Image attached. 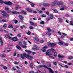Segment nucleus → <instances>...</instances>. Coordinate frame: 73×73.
I'll return each mask as SVG.
<instances>
[{
  "label": "nucleus",
  "instance_id": "obj_21",
  "mask_svg": "<svg viewBox=\"0 0 73 73\" xmlns=\"http://www.w3.org/2000/svg\"><path fill=\"white\" fill-rule=\"evenodd\" d=\"M46 34L47 35H48V36H51V33L50 32H47Z\"/></svg>",
  "mask_w": 73,
  "mask_h": 73
},
{
  "label": "nucleus",
  "instance_id": "obj_43",
  "mask_svg": "<svg viewBox=\"0 0 73 73\" xmlns=\"http://www.w3.org/2000/svg\"><path fill=\"white\" fill-rule=\"evenodd\" d=\"M7 26V25L4 24V25H3V28H6Z\"/></svg>",
  "mask_w": 73,
  "mask_h": 73
},
{
  "label": "nucleus",
  "instance_id": "obj_10",
  "mask_svg": "<svg viewBox=\"0 0 73 73\" xmlns=\"http://www.w3.org/2000/svg\"><path fill=\"white\" fill-rule=\"evenodd\" d=\"M12 40H13V41H18V40H17V37H14L13 38H12Z\"/></svg>",
  "mask_w": 73,
  "mask_h": 73
},
{
  "label": "nucleus",
  "instance_id": "obj_3",
  "mask_svg": "<svg viewBox=\"0 0 73 73\" xmlns=\"http://www.w3.org/2000/svg\"><path fill=\"white\" fill-rule=\"evenodd\" d=\"M2 15H3L4 17H9V15L8 14H7V13L4 12V11H2Z\"/></svg>",
  "mask_w": 73,
  "mask_h": 73
},
{
  "label": "nucleus",
  "instance_id": "obj_2",
  "mask_svg": "<svg viewBox=\"0 0 73 73\" xmlns=\"http://www.w3.org/2000/svg\"><path fill=\"white\" fill-rule=\"evenodd\" d=\"M0 3H2V4H5L6 5H13V3L10 1L9 2H4L2 0H0Z\"/></svg>",
  "mask_w": 73,
  "mask_h": 73
},
{
  "label": "nucleus",
  "instance_id": "obj_55",
  "mask_svg": "<svg viewBox=\"0 0 73 73\" xmlns=\"http://www.w3.org/2000/svg\"><path fill=\"white\" fill-rule=\"evenodd\" d=\"M16 52H15L13 56H16Z\"/></svg>",
  "mask_w": 73,
  "mask_h": 73
},
{
  "label": "nucleus",
  "instance_id": "obj_63",
  "mask_svg": "<svg viewBox=\"0 0 73 73\" xmlns=\"http://www.w3.org/2000/svg\"><path fill=\"white\" fill-rule=\"evenodd\" d=\"M13 30L14 32H15V31H17V29H14Z\"/></svg>",
  "mask_w": 73,
  "mask_h": 73
},
{
  "label": "nucleus",
  "instance_id": "obj_31",
  "mask_svg": "<svg viewBox=\"0 0 73 73\" xmlns=\"http://www.w3.org/2000/svg\"><path fill=\"white\" fill-rule=\"evenodd\" d=\"M70 25H73V21H71L70 22Z\"/></svg>",
  "mask_w": 73,
  "mask_h": 73
},
{
  "label": "nucleus",
  "instance_id": "obj_53",
  "mask_svg": "<svg viewBox=\"0 0 73 73\" xmlns=\"http://www.w3.org/2000/svg\"><path fill=\"white\" fill-rule=\"evenodd\" d=\"M39 13H42V11H39Z\"/></svg>",
  "mask_w": 73,
  "mask_h": 73
},
{
  "label": "nucleus",
  "instance_id": "obj_9",
  "mask_svg": "<svg viewBox=\"0 0 73 73\" xmlns=\"http://www.w3.org/2000/svg\"><path fill=\"white\" fill-rule=\"evenodd\" d=\"M43 5H44V6L47 7V6H50V4L49 3H43Z\"/></svg>",
  "mask_w": 73,
  "mask_h": 73
},
{
  "label": "nucleus",
  "instance_id": "obj_14",
  "mask_svg": "<svg viewBox=\"0 0 73 73\" xmlns=\"http://www.w3.org/2000/svg\"><path fill=\"white\" fill-rule=\"evenodd\" d=\"M19 17L20 20H23V18H24V17H23L21 15H19Z\"/></svg>",
  "mask_w": 73,
  "mask_h": 73
},
{
  "label": "nucleus",
  "instance_id": "obj_18",
  "mask_svg": "<svg viewBox=\"0 0 73 73\" xmlns=\"http://www.w3.org/2000/svg\"><path fill=\"white\" fill-rule=\"evenodd\" d=\"M58 57H59V58H63V57H64V56H61L60 55H58Z\"/></svg>",
  "mask_w": 73,
  "mask_h": 73
},
{
  "label": "nucleus",
  "instance_id": "obj_20",
  "mask_svg": "<svg viewBox=\"0 0 73 73\" xmlns=\"http://www.w3.org/2000/svg\"><path fill=\"white\" fill-rule=\"evenodd\" d=\"M53 53H54V57H56V56H57V53L55 52V51L54 52H53Z\"/></svg>",
  "mask_w": 73,
  "mask_h": 73
},
{
  "label": "nucleus",
  "instance_id": "obj_36",
  "mask_svg": "<svg viewBox=\"0 0 73 73\" xmlns=\"http://www.w3.org/2000/svg\"><path fill=\"white\" fill-rule=\"evenodd\" d=\"M22 48H27V46H26L22 45Z\"/></svg>",
  "mask_w": 73,
  "mask_h": 73
},
{
  "label": "nucleus",
  "instance_id": "obj_37",
  "mask_svg": "<svg viewBox=\"0 0 73 73\" xmlns=\"http://www.w3.org/2000/svg\"><path fill=\"white\" fill-rule=\"evenodd\" d=\"M19 44L20 45H22V42H21V41H20L19 42Z\"/></svg>",
  "mask_w": 73,
  "mask_h": 73
},
{
  "label": "nucleus",
  "instance_id": "obj_40",
  "mask_svg": "<svg viewBox=\"0 0 73 73\" xmlns=\"http://www.w3.org/2000/svg\"><path fill=\"white\" fill-rule=\"evenodd\" d=\"M27 34L28 35H30V34H31V32L29 31H28V32L27 33Z\"/></svg>",
  "mask_w": 73,
  "mask_h": 73
},
{
  "label": "nucleus",
  "instance_id": "obj_4",
  "mask_svg": "<svg viewBox=\"0 0 73 73\" xmlns=\"http://www.w3.org/2000/svg\"><path fill=\"white\" fill-rule=\"evenodd\" d=\"M51 50L53 52H55L54 49L53 48H52L51 49L48 50L46 52V55H48V54L49 53V52H51Z\"/></svg>",
  "mask_w": 73,
  "mask_h": 73
},
{
  "label": "nucleus",
  "instance_id": "obj_38",
  "mask_svg": "<svg viewBox=\"0 0 73 73\" xmlns=\"http://www.w3.org/2000/svg\"><path fill=\"white\" fill-rule=\"evenodd\" d=\"M9 28H13V26L12 25H10L9 26Z\"/></svg>",
  "mask_w": 73,
  "mask_h": 73
},
{
  "label": "nucleus",
  "instance_id": "obj_23",
  "mask_svg": "<svg viewBox=\"0 0 73 73\" xmlns=\"http://www.w3.org/2000/svg\"><path fill=\"white\" fill-rule=\"evenodd\" d=\"M20 28L22 29H23V28H25V26L23 25V26H21L20 27Z\"/></svg>",
  "mask_w": 73,
  "mask_h": 73
},
{
  "label": "nucleus",
  "instance_id": "obj_19",
  "mask_svg": "<svg viewBox=\"0 0 73 73\" xmlns=\"http://www.w3.org/2000/svg\"><path fill=\"white\" fill-rule=\"evenodd\" d=\"M50 19H52L53 18V15L52 14H51L50 15Z\"/></svg>",
  "mask_w": 73,
  "mask_h": 73
},
{
  "label": "nucleus",
  "instance_id": "obj_50",
  "mask_svg": "<svg viewBox=\"0 0 73 73\" xmlns=\"http://www.w3.org/2000/svg\"><path fill=\"white\" fill-rule=\"evenodd\" d=\"M29 29H33V27L32 26L30 27Z\"/></svg>",
  "mask_w": 73,
  "mask_h": 73
},
{
  "label": "nucleus",
  "instance_id": "obj_33",
  "mask_svg": "<svg viewBox=\"0 0 73 73\" xmlns=\"http://www.w3.org/2000/svg\"><path fill=\"white\" fill-rule=\"evenodd\" d=\"M22 13H23L24 14V15H27L26 12L24 11H22Z\"/></svg>",
  "mask_w": 73,
  "mask_h": 73
},
{
  "label": "nucleus",
  "instance_id": "obj_46",
  "mask_svg": "<svg viewBox=\"0 0 73 73\" xmlns=\"http://www.w3.org/2000/svg\"><path fill=\"white\" fill-rule=\"evenodd\" d=\"M53 64L54 65H56L57 64V62H53Z\"/></svg>",
  "mask_w": 73,
  "mask_h": 73
},
{
  "label": "nucleus",
  "instance_id": "obj_8",
  "mask_svg": "<svg viewBox=\"0 0 73 73\" xmlns=\"http://www.w3.org/2000/svg\"><path fill=\"white\" fill-rule=\"evenodd\" d=\"M3 39V38H0V41L1 42V45H3V40H2Z\"/></svg>",
  "mask_w": 73,
  "mask_h": 73
},
{
  "label": "nucleus",
  "instance_id": "obj_15",
  "mask_svg": "<svg viewBox=\"0 0 73 73\" xmlns=\"http://www.w3.org/2000/svg\"><path fill=\"white\" fill-rule=\"evenodd\" d=\"M26 10L27 11H28L29 12H33V11H32V10L29 9H27Z\"/></svg>",
  "mask_w": 73,
  "mask_h": 73
},
{
  "label": "nucleus",
  "instance_id": "obj_44",
  "mask_svg": "<svg viewBox=\"0 0 73 73\" xmlns=\"http://www.w3.org/2000/svg\"><path fill=\"white\" fill-rule=\"evenodd\" d=\"M3 68L4 69L6 70V69H7V67H6L5 66H3Z\"/></svg>",
  "mask_w": 73,
  "mask_h": 73
},
{
  "label": "nucleus",
  "instance_id": "obj_11",
  "mask_svg": "<svg viewBox=\"0 0 73 73\" xmlns=\"http://www.w3.org/2000/svg\"><path fill=\"white\" fill-rule=\"evenodd\" d=\"M5 36L6 37H7V38H9V39H10V40H11V37L10 36H8V35H5Z\"/></svg>",
  "mask_w": 73,
  "mask_h": 73
},
{
  "label": "nucleus",
  "instance_id": "obj_59",
  "mask_svg": "<svg viewBox=\"0 0 73 73\" xmlns=\"http://www.w3.org/2000/svg\"><path fill=\"white\" fill-rule=\"evenodd\" d=\"M15 64H19V62H15Z\"/></svg>",
  "mask_w": 73,
  "mask_h": 73
},
{
  "label": "nucleus",
  "instance_id": "obj_28",
  "mask_svg": "<svg viewBox=\"0 0 73 73\" xmlns=\"http://www.w3.org/2000/svg\"><path fill=\"white\" fill-rule=\"evenodd\" d=\"M30 66L31 68H32V69H33V64L31 63V64H30Z\"/></svg>",
  "mask_w": 73,
  "mask_h": 73
},
{
  "label": "nucleus",
  "instance_id": "obj_7",
  "mask_svg": "<svg viewBox=\"0 0 73 73\" xmlns=\"http://www.w3.org/2000/svg\"><path fill=\"white\" fill-rule=\"evenodd\" d=\"M48 45L49 46H55L56 45V44L54 43H50L48 44Z\"/></svg>",
  "mask_w": 73,
  "mask_h": 73
},
{
  "label": "nucleus",
  "instance_id": "obj_56",
  "mask_svg": "<svg viewBox=\"0 0 73 73\" xmlns=\"http://www.w3.org/2000/svg\"><path fill=\"white\" fill-rule=\"evenodd\" d=\"M44 42V40H40V43H43Z\"/></svg>",
  "mask_w": 73,
  "mask_h": 73
},
{
  "label": "nucleus",
  "instance_id": "obj_62",
  "mask_svg": "<svg viewBox=\"0 0 73 73\" xmlns=\"http://www.w3.org/2000/svg\"><path fill=\"white\" fill-rule=\"evenodd\" d=\"M2 21H3V22H5H5H7V21L5 20H2Z\"/></svg>",
  "mask_w": 73,
  "mask_h": 73
},
{
  "label": "nucleus",
  "instance_id": "obj_34",
  "mask_svg": "<svg viewBox=\"0 0 73 73\" xmlns=\"http://www.w3.org/2000/svg\"><path fill=\"white\" fill-rule=\"evenodd\" d=\"M48 48V46H44L42 48H43V49H47Z\"/></svg>",
  "mask_w": 73,
  "mask_h": 73
},
{
  "label": "nucleus",
  "instance_id": "obj_60",
  "mask_svg": "<svg viewBox=\"0 0 73 73\" xmlns=\"http://www.w3.org/2000/svg\"><path fill=\"white\" fill-rule=\"evenodd\" d=\"M41 62L42 64H44V61L43 60H42L41 61Z\"/></svg>",
  "mask_w": 73,
  "mask_h": 73
},
{
  "label": "nucleus",
  "instance_id": "obj_47",
  "mask_svg": "<svg viewBox=\"0 0 73 73\" xmlns=\"http://www.w3.org/2000/svg\"><path fill=\"white\" fill-rule=\"evenodd\" d=\"M46 15H47L48 16H49V12L48 11L46 12Z\"/></svg>",
  "mask_w": 73,
  "mask_h": 73
},
{
  "label": "nucleus",
  "instance_id": "obj_42",
  "mask_svg": "<svg viewBox=\"0 0 73 73\" xmlns=\"http://www.w3.org/2000/svg\"><path fill=\"white\" fill-rule=\"evenodd\" d=\"M69 59H73V57L72 56H69L68 57Z\"/></svg>",
  "mask_w": 73,
  "mask_h": 73
},
{
  "label": "nucleus",
  "instance_id": "obj_39",
  "mask_svg": "<svg viewBox=\"0 0 73 73\" xmlns=\"http://www.w3.org/2000/svg\"><path fill=\"white\" fill-rule=\"evenodd\" d=\"M40 24H44V21H41V22H40Z\"/></svg>",
  "mask_w": 73,
  "mask_h": 73
},
{
  "label": "nucleus",
  "instance_id": "obj_61",
  "mask_svg": "<svg viewBox=\"0 0 73 73\" xmlns=\"http://www.w3.org/2000/svg\"><path fill=\"white\" fill-rule=\"evenodd\" d=\"M58 33L60 35H61V32H60V31H58Z\"/></svg>",
  "mask_w": 73,
  "mask_h": 73
},
{
  "label": "nucleus",
  "instance_id": "obj_6",
  "mask_svg": "<svg viewBox=\"0 0 73 73\" xmlns=\"http://www.w3.org/2000/svg\"><path fill=\"white\" fill-rule=\"evenodd\" d=\"M27 57L26 58H28L29 60H32L33 59V57L32 56H30L28 55H27Z\"/></svg>",
  "mask_w": 73,
  "mask_h": 73
},
{
  "label": "nucleus",
  "instance_id": "obj_17",
  "mask_svg": "<svg viewBox=\"0 0 73 73\" xmlns=\"http://www.w3.org/2000/svg\"><path fill=\"white\" fill-rule=\"evenodd\" d=\"M16 48L17 49H19V50H20V49H21V47L20 46H19V45H17L16 46Z\"/></svg>",
  "mask_w": 73,
  "mask_h": 73
},
{
  "label": "nucleus",
  "instance_id": "obj_58",
  "mask_svg": "<svg viewBox=\"0 0 73 73\" xmlns=\"http://www.w3.org/2000/svg\"><path fill=\"white\" fill-rule=\"evenodd\" d=\"M62 34L63 35H64V36H67V35H66V34L64 33H63Z\"/></svg>",
  "mask_w": 73,
  "mask_h": 73
},
{
  "label": "nucleus",
  "instance_id": "obj_52",
  "mask_svg": "<svg viewBox=\"0 0 73 73\" xmlns=\"http://www.w3.org/2000/svg\"><path fill=\"white\" fill-rule=\"evenodd\" d=\"M35 49L36 50H38L39 49V47H37L35 48Z\"/></svg>",
  "mask_w": 73,
  "mask_h": 73
},
{
  "label": "nucleus",
  "instance_id": "obj_16",
  "mask_svg": "<svg viewBox=\"0 0 73 73\" xmlns=\"http://www.w3.org/2000/svg\"><path fill=\"white\" fill-rule=\"evenodd\" d=\"M30 23L31 25H34V26H36V25L35 24L33 23L32 22H30Z\"/></svg>",
  "mask_w": 73,
  "mask_h": 73
},
{
  "label": "nucleus",
  "instance_id": "obj_32",
  "mask_svg": "<svg viewBox=\"0 0 73 73\" xmlns=\"http://www.w3.org/2000/svg\"><path fill=\"white\" fill-rule=\"evenodd\" d=\"M41 17H46V16L45 15L43 14L41 15Z\"/></svg>",
  "mask_w": 73,
  "mask_h": 73
},
{
  "label": "nucleus",
  "instance_id": "obj_45",
  "mask_svg": "<svg viewBox=\"0 0 73 73\" xmlns=\"http://www.w3.org/2000/svg\"><path fill=\"white\" fill-rule=\"evenodd\" d=\"M5 9L6 10V11H8L9 10V8L8 7H6L5 8Z\"/></svg>",
  "mask_w": 73,
  "mask_h": 73
},
{
  "label": "nucleus",
  "instance_id": "obj_13",
  "mask_svg": "<svg viewBox=\"0 0 73 73\" xmlns=\"http://www.w3.org/2000/svg\"><path fill=\"white\" fill-rule=\"evenodd\" d=\"M52 10L54 12V13H57L58 12L57 11V10L56 9H52Z\"/></svg>",
  "mask_w": 73,
  "mask_h": 73
},
{
  "label": "nucleus",
  "instance_id": "obj_35",
  "mask_svg": "<svg viewBox=\"0 0 73 73\" xmlns=\"http://www.w3.org/2000/svg\"><path fill=\"white\" fill-rule=\"evenodd\" d=\"M58 44H59L60 45H63V43H62V42H58Z\"/></svg>",
  "mask_w": 73,
  "mask_h": 73
},
{
  "label": "nucleus",
  "instance_id": "obj_12",
  "mask_svg": "<svg viewBox=\"0 0 73 73\" xmlns=\"http://www.w3.org/2000/svg\"><path fill=\"white\" fill-rule=\"evenodd\" d=\"M62 8L60 9V11H64V10L65 9V6H63L62 7Z\"/></svg>",
  "mask_w": 73,
  "mask_h": 73
},
{
  "label": "nucleus",
  "instance_id": "obj_25",
  "mask_svg": "<svg viewBox=\"0 0 73 73\" xmlns=\"http://www.w3.org/2000/svg\"><path fill=\"white\" fill-rule=\"evenodd\" d=\"M23 44L25 45H27V42H25V40L23 41Z\"/></svg>",
  "mask_w": 73,
  "mask_h": 73
},
{
  "label": "nucleus",
  "instance_id": "obj_51",
  "mask_svg": "<svg viewBox=\"0 0 73 73\" xmlns=\"http://www.w3.org/2000/svg\"><path fill=\"white\" fill-rule=\"evenodd\" d=\"M18 22V21H17V20H16L15 21V24H17V22Z\"/></svg>",
  "mask_w": 73,
  "mask_h": 73
},
{
  "label": "nucleus",
  "instance_id": "obj_57",
  "mask_svg": "<svg viewBox=\"0 0 73 73\" xmlns=\"http://www.w3.org/2000/svg\"><path fill=\"white\" fill-rule=\"evenodd\" d=\"M48 66L49 67L51 66V64H48Z\"/></svg>",
  "mask_w": 73,
  "mask_h": 73
},
{
  "label": "nucleus",
  "instance_id": "obj_5",
  "mask_svg": "<svg viewBox=\"0 0 73 73\" xmlns=\"http://www.w3.org/2000/svg\"><path fill=\"white\" fill-rule=\"evenodd\" d=\"M27 55L25 53H24L23 54H21V57L23 59H24L25 58V57L27 58Z\"/></svg>",
  "mask_w": 73,
  "mask_h": 73
},
{
  "label": "nucleus",
  "instance_id": "obj_22",
  "mask_svg": "<svg viewBox=\"0 0 73 73\" xmlns=\"http://www.w3.org/2000/svg\"><path fill=\"white\" fill-rule=\"evenodd\" d=\"M12 13L13 14H16L17 13V12L15 11H13L12 12Z\"/></svg>",
  "mask_w": 73,
  "mask_h": 73
},
{
  "label": "nucleus",
  "instance_id": "obj_26",
  "mask_svg": "<svg viewBox=\"0 0 73 73\" xmlns=\"http://www.w3.org/2000/svg\"><path fill=\"white\" fill-rule=\"evenodd\" d=\"M41 50L43 52H45L46 51L45 49H43V48H42Z\"/></svg>",
  "mask_w": 73,
  "mask_h": 73
},
{
  "label": "nucleus",
  "instance_id": "obj_30",
  "mask_svg": "<svg viewBox=\"0 0 73 73\" xmlns=\"http://www.w3.org/2000/svg\"><path fill=\"white\" fill-rule=\"evenodd\" d=\"M39 68H42L43 67V65H40L38 66Z\"/></svg>",
  "mask_w": 73,
  "mask_h": 73
},
{
  "label": "nucleus",
  "instance_id": "obj_41",
  "mask_svg": "<svg viewBox=\"0 0 73 73\" xmlns=\"http://www.w3.org/2000/svg\"><path fill=\"white\" fill-rule=\"evenodd\" d=\"M47 31H49V32H50V31H51V30L50 29V28H48L47 29Z\"/></svg>",
  "mask_w": 73,
  "mask_h": 73
},
{
  "label": "nucleus",
  "instance_id": "obj_29",
  "mask_svg": "<svg viewBox=\"0 0 73 73\" xmlns=\"http://www.w3.org/2000/svg\"><path fill=\"white\" fill-rule=\"evenodd\" d=\"M46 56H48L50 57H52V55L51 54H48V55H46Z\"/></svg>",
  "mask_w": 73,
  "mask_h": 73
},
{
  "label": "nucleus",
  "instance_id": "obj_49",
  "mask_svg": "<svg viewBox=\"0 0 73 73\" xmlns=\"http://www.w3.org/2000/svg\"><path fill=\"white\" fill-rule=\"evenodd\" d=\"M64 67H65V68H68V66L66 65H64Z\"/></svg>",
  "mask_w": 73,
  "mask_h": 73
},
{
  "label": "nucleus",
  "instance_id": "obj_64",
  "mask_svg": "<svg viewBox=\"0 0 73 73\" xmlns=\"http://www.w3.org/2000/svg\"><path fill=\"white\" fill-rule=\"evenodd\" d=\"M29 73H34V72L32 71H31Z\"/></svg>",
  "mask_w": 73,
  "mask_h": 73
},
{
  "label": "nucleus",
  "instance_id": "obj_54",
  "mask_svg": "<svg viewBox=\"0 0 73 73\" xmlns=\"http://www.w3.org/2000/svg\"><path fill=\"white\" fill-rule=\"evenodd\" d=\"M28 53H29V54H31V53H32V51H28Z\"/></svg>",
  "mask_w": 73,
  "mask_h": 73
},
{
  "label": "nucleus",
  "instance_id": "obj_27",
  "mask_svg": "<svg viewBox=\"0 0 73 73\" xmlns=\"http://www.w3.org/2000/svg\"><path fill=\"white\" fill-rule=\"evenodd\" d=\"M59 21L61 23L62 21V19H61L60 18H58Z\"/></svg>",
  "mask_w": 73,
  "mask_h": 73
},
{
  "label": "nucleus",
  "instance_id": "obj_48",
  "mask_svg": "<svg viewBox=\"0 0 73 73\" xmlns=\"http://www.w3.org/2000/svg\"><path fill=\"white\" fill-rule=\"evenodd\" d=\"M31 5L32 7H34V5H35V4L33 3H31Z\"/></svg>",
  "mask_w": 73,
  "mask_h": 73
},
{
  "label": "nucleus",
  "instance_id": "obj_24",
  "mask_svg": "<svg viewBox=\"0 0 73 73\" xmlns=\"http://www.w3.org/2000/svg\"><path fill=\"white\" fill-rule=\"evenodd\" d=\"M15 9H21V8L20 7H15Z\"/></svg>",
  "mask_w": 73,
  "mask_h": 73
},
{
  "label": "nucleus",
  "instance_id": "obj_1",
  "mask_svg": "<svg viewBox=\"0 0 73 73\" xmlns=\"http://www.w3.org/2000/svg\"><path fill=\"white\" fill-rule=\"evenodd\" d=\"M64 4V3L62 2H57V0H55L54 1L52 2L51 5L52 6L53 5H55L56 4L58 5H62Z\"/></svg>",
  "mask_w": 73,
  "mask_h": 73
}]
</instances>
